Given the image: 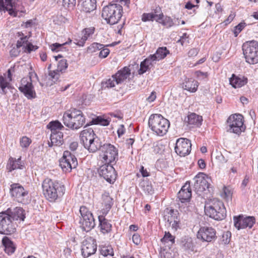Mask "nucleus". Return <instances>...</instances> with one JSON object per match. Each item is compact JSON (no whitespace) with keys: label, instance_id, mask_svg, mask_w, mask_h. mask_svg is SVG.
<instances>
[{"label":"nucleus","instance_id":"1","mask_svg":"<svg viewBox=\"0 0 258 258\" xmlns=\"http://www.w3.org/2000/svg\"><path fill=\"white\" fill-rule=\"evenodd\" d=\"M42 187L43 195L50 202H54L60 198L65 192L63 184L50 178H46L43 180Z\"/></svg>","mask_w":258,"mask_h":258},{"label":"nucleus","instance_id":"2","mask_svg":"<svg viewBox=\"0 0 258 258\" xmlns=\"http://www.w3.org/2000/svg\"><path fill=\"white\" fill-rule=\"evenodd\" d=\"M205 212L207 216L216 220H222L226 216V211L223 202L216 199L206 204Z\"/></svg>","mask_w":258,"mask_h":258},{"label":"nucleus","instance_id":"3","mask_svg":"<svg viewBox=\"0 0 258 258\" xmlns=\"http://www.w3.org/2000/svg\"><path fill=\"white\" fill-rule=\"evenodd\" d=\"M63 122L67 127L77 130L84 124L85 118L81 110L73 109L64 113Z\"/></svg>","mask_w":258,"mask_h":258},{"label":"nucleus","instance_id":"4","mask_svg":"<svg viewBox=\"0 0 258 258\" xmlns=\"http://www.w3.org/2000/svg\"><path fill=\"white\" fill-rule=\"evenodd\" d=\"M122 7L117 4L110 3L103 7L102 17L108 24L114 25L118 23L122 17Z\"/></svg>","mask_w":258,"mask_h":258},{"label":"nucleus","instance_id":"5","mask_svg":"<svg viewBox=\"0 0 258 258\" xmlns=\"http://www.w3.org/2000/svg\"><path fill=\"white\" fill-rule=\"evenodd\" d=\"M148 124L152 131L160 136L165 135L170 126L169 120L159 114H152Z\"/></svg>","mask_w":258,"mask_h":258},{"label":"nucleus","instance_id":"6","mask_svg":"<svg viewBox=\"0 0 258 258\" xmlns=\"http://www.w3.org/2000/svg\"><path fill=\"white\" fill-rule=\"evenodd\" d=\"M243 53L246 61L249 64L258 62V42L255 41H247L242 46Z\"/></svg>","mask_w":258,"mask_h":258},{"label":"nucleus","instance_id":"7","mask_svg":"<svg viewBox=\"0 0 258 258\" xmlns=\"http://www.w3.org/2000/svg\"><path fill=\"white\" fill-rule=\"evenodd\" d=\"M227 131L239 135L244 132L245 128L243 125V117L240 114H235L230 115L227 120Z\"/></svg>","mask_w":258,"mask_h":258},{"label":"nucleus","instance_id":"8","mask_svg":"<svg viewBox=\"0 0 258 258\" xmlns=\"http://www.w3.org/2000/svg\"><path fill=\"white\" fill-rule=\"evenodd\" d=\"M81 217L80 221L81 227L83 231L89 232L96 225L95 219L92 213L85 206L80 209Z\"/></svg>","mask_w":258,"mask_h":258},{"label":"nucleus","instance_id":"9","mask_svg":"<svg viewBox=\"0 0 258 258\" xmlns=\"http://www.w3.org/2000/svg\"><path fill=\"white\" fill-rule=\"evenodd\" d=\"M100 158L104 163H111L118 159V150L110 144H105L100 148Z\"/></svg>","mask_w":258,"mask_h":258},{"label":"nucleus","instance_id":"10","mask_svg":"<svg viewBox=\"0 0 258 258\" xmlns=\"http://www.w3.org/2000/svg\"><path fill=\"white\" fill-rule=\"evenodd\" d=\"M1 214V234L9 235L16 230L17 223L11 218L9 212L4 211Z\"/></svg>","mask_w":258,"mask_h":258},{"label":"nucleus","instance_id":"11","mask_svg":"<svg viewBox=\"0 0 258 258\" xmlns=\"http://www.w3.org/2000/svg\"><path fill=\"white\" fill-rule=\"evenodd\" d=\"M59 166L64 172H70L72 169L77 167L78 161L73 154L69 151H65L59 160Z\"/></svg>","mask_w":258,"mask_h":258},{"label":"nucleus","instance_id":"12","mask_svg":"<svg viewBox=\"0 0 258 258\" xmlns=\"http://www.w3.org/2000/svg\"><path fill=\"white\" fill-rule=\"evenodd\" d=\"M10 194L12 197L19 203L26 204L28 202V192L19 183H14L11 185Z\"/></svg>","mask_w":258,"mask_h":258},{"label":"nucleus","instance_id":"13","mask_svg":"<svg viewBox=\"0 0 258 258\" xmlns=\"http://www.w3.org/2000/svg\"><path fill=\"white\" fill-rule=\"evenodd\" d=\"M190 141L186 138H180L176 141L175 151L181 157L188 155L191 151Z\"/></svg>","mask_w":258,"mask_h":258},{"label":"nucleus","instance_id":"14","mask_svg":"<svg viewBox=\"0 0 258 258\" xmlns=\"http://www.w3.org/2000/svg\"><path fill=\"white\" fill-rule=\"evenodd\" d=\"M99 175L103 177L109 183H113L116 178V174L113 167L110 163H104L98 170Z\"/></svg>","mask_w":258,"mask_h":258},{"label":"nucleus","instance_id":"15","mask_svg":"<svg viewBox=\"0 0 258 258\" xmlns=\"http://www.w3.org/2000/svg\"><path fill=\"white\" fill-rule=\"evenodd\" d=\"M197 238L203 241L212 242L216 238V231L211 227H201L197 233Z\"/></svg>","mask_w":258,"mask_h":258},{"label":"nucleus","instance_id":"16","mask_svg":"<svg viewBox=\"0 0 258 258\" xmlns=\"http://www.w3.org/2000/svg\"><path fill=\"white\" fill-rule=\"evenodd\" d=\"M208 176L203 173H200L194 178V188L197 193H200L209 188L210 184L207 181Z\"/></svg>","mask_w":258,"mask_h":258},{"label":"nucleus","instance_id":"17","mask_svg":"<svg viewBox=\"0 0 258 258\" xmlns=\"http://www.w3.org/2000/svg\"><path fill=\"white\" fill-rule=\"evenodd\" d=\"M97 249L96 241L92 237H89L83 241L82 254L84 257H88L95 253Z\"/></svg>","mask_w":258,"mask_h":258},{"label":"nucleus","instance_id":"18","mask_svg":"<svg viewBox=\"0 0 258 258\" xmlns=\"http://www.w3.org/2000/svg\"><path fill=\"white\" fill-rule=\"evenodd\" d=\"M30 82H27L24 79L21 81V85L19 89L23 92L25 96L28 99H31L35 97V92L33 90V87L31 83V79L29 78Z\"/></svg>","mask_w":258,"mask_h":258},{"label":"nucleus","instance_id":"19","mask_svg":"<svg viewBox=\"0 0 258 258\" xmlns=\"http://www.w3.org/2000/svg\"><path fill=\"white\" fill-rule=\"evenodd\" d=\"M191 197V191L190 187V182L187 181L182 186L178 193V198L181 203L189 202Z\"/></svg>","mask_w":258,"mask_h":258},{"label":"nucleus","instance_id":"20","mask_svg":"<svg viewBox=\"0 0 258 258\" xmlns=\"http://www.w3.org/2000/svg\"><path fill=\"white\" fill-rule=\"evenodd\" d=\"M68 68V63L67 60L65 59H61L58 61L56 70L49 72V76L52 79V80L55 82L57 81L59 78V72H62Z\"/></svg>","mask_w":258,"mask_h":258},{"label":"nucleus","instance_id":"21","mask_svg":"<svg viewBox=\"0 0 258 258\" xmlns=\"http://www.w3.org/2000/svg\"><path fill=\"white\" fill-rule=\"evenodd\" d=\"M96 137L93 130L91 128H87L83 130L80 134L81 143L85 147Z\"/></svg>","mask_w":258,"mask_h":258},{"label":"nucleus","instance_id":"22","mask_svg":"<svg viewBox=\"0 0 258 258\" xmlns=\"http://www.w3.org/2000/svg\"><path fill=\"white\" fill-rule=\"evenodd\" d=\"M180 247L185 251H193L194 244L192 238L188 236H184L178 240Z\"/></svg>","mask_w":258,"mask_h":258},{"label":"nucleus","instance_id":"23","mask_svg":"<svg viewBox=\"0 0 258 258\" xmlns=\"http://www.w3.org/2000/svg\"><path fill=\"white\" fill-rule=\"evenodd\" d=\"M170 216H168L167 222L171 225L172 228L176 230L179 227L180 218L178 211L171 209L169 211Z\"/></svg>","mask_w":258,"mask_h":258},{"label":"nucleus","instance_id":"24","mask_svg":"<svg viewBox=\"0 0 258 258\" xmlns=\"http://www.w3.org/2000/svg\"><path fill=\"white\" fill-rule=\"evenodd\" d=\"M102 204L104 207L102 213L104 216H106L113 205V200L108 192H105L102 195Z\"/></svg>","mask_w":258,"mask_h":258},{"label":"nucleus","instance_id":"25","mask_svg":"<svg viewBox=\"0 0 258 258\" xmlns=\"http://www.w3.org/2000/svg\"><path fill=\"white\" fill-rule=\"evenodd\" d=\"M6 212H9V214L14 222L19 220L24 221L25 218V211L22 208L16 207L13 210L8 209Z\"/></svg>","mask_w":258,"mask_h":258},{"label":"nucleus","instance_id":"26","mask_svg":"<svg viewBox=\"0 0 258 258\" xmlns=\"http://www.w3.org/2000/svg\"><path fill=\"white\" fill-rule=\"evenodd\" d=\"M105 216L103 214L98 216L100 231L104 234L110 233L112 230L111 224L105 218Z\"/></svg>","mask_w":258,"mask_h":258},{"label":"nucleus","instance_id":"27","mask_svg":"<svg viewBox=\"0 0 258 258\" xmlns=\"http://www.w3.org/2000/svg\"><path fill=\"white\" fill-rule=\"evenodd\" d=\"M50 139V142H48L49 147L60 146L63 143V133L61 132L51 133Z\"/></svg>","mask_w":258,"mask_h":258},{"label":"nucleus","instance_id":"28","mask_svg":"<svg viewBox=\"0 0 258 258\" xmlns=\"http://www.w3.org/2000/svg\"><path fill=\"white\" fill-rule=\"evenodd\" d=\"M229 82L233 88H240L247 83V79L243 76L238 77L233 74L229 79Z\"/></svg>","mask_w":258,"mask_h":258},{"label":"nucleus","instance_id":"29","mask_svg":"<svg viewBox=\"0 0 258 258\" xmlns=\"http://www.w3.org/2000/svg\"><path fill=\"white\" fill-rule=\"evenodd\" d=\"M169 53V51L166 47H159L155 54L150 55L149 57L156 63V61L165 58Z\"/></svg>","mask_w":258,"mask_h":258},{"label":"nucleus","instance_id":"30","mask_svg":"<svg viewBox=\"0 0 258 258\" xmlns=\"http://www.w3.org/2000/svg\"><path fill=\"white\" fill-rule=\"evenodd\" d=\"M154 63H155L154 61H153L149 56H148L141 62L140 69L138 70V74L139 75H143L145 73L149 71L151 69V68L154 66Z\"/></svg>","mask_w":258,"mask_h":258},{"label":"nucleus","instance_id":"31","mask_svg":"<svg viewBox=\"0 0 258 258\" xmlns=\"http://www.w3.org/2000/svg\"><path fill=\"white\" fill-rule=\"evenodd\" d=\"M2 244L5 247V251L9 255L14 253L16 250V245L14 242L7 236H5L2 239Z\"/></svg>","mask_w":258,"mask_h":258},{"label":"nucleus","instance_id":"32","mask_svg":"<svg viewBox=\"0 0 258 258\" xmlns=\"http://www.w3.org/2000/svg\"><path fill=\"white\" fill-rule=\"evenodd\" d=\"M81 9L83 12L90 13L96 9V0H81Z\"/></svg>","mask_w":258,"mask_h":258},{"label":"nucleus","instance_id":"33","mask_svg":"<svg viewBox=\"0 0 258 258\" xmlns=\"http://www.w3.org/2000/svg\"><path fill=\"white\" fill-rule=\"evenodd\" d=\"M12 0H0V12L8 11L11 16H16V13L13 9Z\"/></svg>","mask_w":258,"mask_h":258},{"label":"nucleus","instance_id":"34","mask_svg":"<svg viewBox=\"0 0 258 258\" xmlns=\"http://www.w3.org/2000/svg\"><path fill=\"white\" fill-rule=\"evenodd\" d=\"M199 83L192 79H187L183 83L182 88L190 92H195L197 90Z\"/></svg>","mask_w":258,"mask_h":258},{"label":"nucleus","instance_id":"35","mask_svg":"<svg viewBox=\"0 0 258 258\" xmlns=\"http://www.w3.org/2000/svg\"><path fill=\"white\" fill-rule=\"evenodd\" d=\"M23 167V165L22 164L21 157L17 159L10 158L7 165V169L9 171H12L16 169H22Z\"/></svg>","mask_w":258,"mask_h":258},{"label":"nucleus","instance_id":"36","mask_svg":"<svg viewBox=\"0 0 258 258\" xmlns=\"http://www.w3.org/2000/svg\"><path fill=\"white\" fill-rule=\"evenodd\" d=\"M131 75V70L127 67H124L122 70L118 71L114 75L118 79V81L120 84L123 82L125 80L130 77Z\"/></svg>","mask_w":258,"mask_h":258},{"label":"nucleus","instance_id":"37","mask_svg":"<svg viewBox=\"0 0 258 258\" xmlns=\"http://www.w3.org/2000/svg\"><path fill=\"white\" fill-rule=\"evenodd\" d=\"M203 118L195 113H191L187 116V122L189 125L200 126L202 124Z\"/></svg>","mask_w":258,"mask_h":258},{"label":"nucleus","instance_id":"38","mask_svg":"<svg viewBox=\"0 0 258 258\" xmlns=\"http://www.w3.org/2000/svg\"><path fill=\"white\" fill-rule=\"evenodd\" d=\"M102 146L100 145L99 140L96 136L94 139L92 140L87 145L84 147L87 149L90 152L94 153L99 149H100Z\"/></svg>","mask_w":258,"mask_h":258},{"label":"nucleus","instance_id":"39","mask_svg":"<svg viewBox=\"0 0 258 258\" xmlns=\"http://www.w3.org/2000/svg\"><path fill=\"white\" fill-rule=\"evenodd\" d=\"M139 187L147 194H152L153 193V188L152 185L148 180L143 179L139 183Z\"/></svg>","mask_w":258,"mask_h":258},{"label":"nucleus","instance_id":"40","mask_svg":"<svg viewBox=\"0 0 258 258\" xmlns=\"http://www.w3.org/2000/svg\"><path fill=\"white\" fill-rule=\"evenodd\" d=\"M109 123V121L108 120L103 118L100 116H97L95 118H93L92 120L87 124L85 128L92 124H100L103 126H107Z\"/></svg>","mask_w":258,"mask_h":258},{"label":"nucleus","instance_id":"41","mask_svg":"<svg viewBox=\"0 0 258 258\" xmlns=\"http://www.w3.org/2000/svg\"><path fill=\"white\" fill-rule=\"evenodd\" d=\"M158 21L167 28L171 27L174 25L172 19L170 17L166 16L164 18L163 14L158 16Z\"/></svg>","mask_w":258,"mask_h":258},{"label":"nucleus","instance_id":"42","mask_svg":"<svg viewBox=\"0 0 258 258\" xmlns=\"http://www.w3.org/2000/svg\"><path fill=\"white\" fill-rule=\"evenodd\" d=\"M102 84L103 85V87H104V88H110L114 87L116 84H119L120 83L118 81V79L116 78V77L114 76V75L112 76L111 78L106 80L105 81L103 82Z\"/></svg>","mask_w":258,"mask_h":258},{"label":"nucleus","instance_id":"43","mask_svg":"<svg viewBox=\"0 0 258 258\" xmlns=\"http://www.w3.org/2000/svg\"><path fill=\"white\" fill-rule=\"evenodd\" d=\"M233 222L234 226L238 230L245 228L242 215H240L238 216H234Z\"/></svg>","mask_w":258,"mask_h":258},{"label":"nucleus","instance_id":"44","mask_svg":"<svg viewBox=\"0 0 258 258\" xmlns=\"http://www.w3.org/2000/svg\"><path fill=\"white\" fill-rule=\"evenodd\" d=\"M47 127L50 129L51 133H57L59 132L57 130H61L63 128V126L57 120L51 121L47 125Z\"/></svg>","mask_w":258,"mask_h":258},{"label":"nucleus","instance_id":"45","mask_svg":"<svg viewBox=\"0 0 258 258\" xmlns=\"http://www.w3.org/2000/svg\"><path fill=\"white\" fill-rule=\"evenodd\" d=\"M175 236L169 232H165L163 237L161 239V242L164 244L170 243L171 245H172L175 243Z\"/></svg>","mask_w":258,"mask_h":258},{"label":"nucleus","instance_id":"46","mask_svg":"<svg viewBox=\"0 0 258 258\" xmlns=\"http://www.w3.org/2000/svg\"><path fill=\"white\" fill-rule=\"evenodd\" d=\"M101 254L104 256H113L114 251L112 247L110 245L105 246L101 247L100 250Z\"/></svg>","mask_w":258,"mask_h":258},{"label":"nucleus","instance_id":"47","mask_svg":"<svg viewBox=\"0 0 258 258\" xmlns=\"http://www.w3.org/2000/svg\"><path fill=\"white\" fill-rule=\"evenodd\" d=\"M243 219L245 224V228L248 227L249 228H252L253 224L255 222V219L253 216H246L244 217L243 215Z\"/></svg>","mask_w":258,"mask_h":258},{"label":"nucleus","instance_id":"48","mask_svg":"<svg viewBox=\"0 0 258 258\" xmlns=\"http://www.w3.org/2000/svg\"><path fill=\"white\" fill-rule=\"evenodd\" d=\"M10 83L8 82L7 79L3 76H0V87L3 93L6 94L7 91L6 89L9 88Z\"/></svg>","mask_w":258,"mask_h":258},{"label":"nucleus","instance_id":"49","mask_svg":"<svg viewBox=\"0 0 258 258\" xmlns=\"http://www.w3.org/2000/svg\"><path fill=\"white\" fill-rule=\"evenodd\" d=\"M71 41H72L71 40H70L69 42H66L62 44H59L58 43H54L51 44L49 46V47L52 51L57 52V51H59V50L61 49L62 47H63V45H66V44H69V43L71 42Z\"/></svg>","mask_w":258,"mask_h":258},{"label":"nucleus","instance_id":"50","mask_svg":"<svg viewBox=\"0 0 258 258\" xmlns=\"http://www.w3.org/2000/svg\"><path fill=\"white\" fill-rule=\"evenodd\" d=\"M76 0H63V6L69 10H74L76 6Z\"/></svg>","mask_w":258,"mask_h":258},{"label":"nucleus","instance_id":"51","mask_svg":"<svg viewBox=\"0 0 258 258\" xmlns=\"http://www.w3.org/2000/svg\"><path fill=\"white\" fill-rule=\"evenodd\" d=\"M103 47L104 45L103 44L94 42L88 47V51L90 52H93L98 50H101Z\"/></svg>","mask_w":258,"mask_h":258},{"label":"nucleus","instance_id":"52","mask_svg":"<svg viewBox=\"0 0 258 258\" xmlns=\"http://www.w3.org/2000/svg\"><path fill=\"white\" fill-rule=\"evenodd\" d=\"M31 143V140L26 136L20 139V144L22 148H27Z\"/></svg>","mask_w":258,"mask_h":258},{"label":"nucleus","instance_id":"53","mask_svg":"<svg viewBox=\"0 0 258 258\" xmlns=\"http://www.w3.org/2000/svg\"><path fill=\"white\" fill-rule=\"evenodd\" d=\"M156 17H158V15L153 13H144L142 16V20L144 22L153 21V19Z\"/></svg>","mask_w":258,"mask_h":258},{"label":"nucleus","instance_id":"54","mask_svg":"<svg viewBox=\"0 0 258 258\" xmlns=\"http://www.w3.org/2000/svg\"><path fill=\"white\" fill-rule=\"evenodd\" d=\"M231 237V232L229 231L225 232L222 236V241L224 244H227L229 243Z\"/></svg>","mask_w":258,"mask_h":258},{"label":"nucleus","instance_id":"55","mask_svg":"<svg viewBox=\"0 0 258 258\" xmlns=\"http://www.w3.org/2000/svg\"><path fill=\"white\" fill-rule=\"evenodd\" d=\"M29 37L27 36L22 37L18 40L17 42L16 46L18 48H20L22 47L24 43H26L28 41Z\"/></svg>","mask_w":258,"mask_h":258},{"label":"nucleus","instance_id":"56","mask_svg":"<svg viewBox=\"0 0 258 258\" xmlns=\"http://www.w3.org/2000/svg\"><path fill=\"white\" fill-rule=\"evenodd\" d=\"M94 28H86L83 30L82 33L83 34V36H86L87 39L88 37H89L91 35L94 33Z\"/></svg>","mask_w":258,"mask_h":258},{"label":"nucleus","instance_id":"57","mask_svg":"<svg viewBox=\"0 0 258 258\" xmlns=\"http://www.w3.org/2000/svg\"><path fill=\"white\" fill-rule=\"evenodd\" d=\"M38 48V47L37 46L33 45L32 43H28L25 47L26 50H25V51L30 53L32 51H35Z\"/></svg>","mask_w":258,"mask_h":258},{"label":"nucleus","instance_id":"58","mask_svg":"<svg viewBox=\"0 0 258 258\" xmlns=\"http://www.w3.org/2000/svg\"><path fill=\"white\" fill-rule=\"evenodd\" d=\"M110 52V50L108 48H104V47L101 49V51L99 52V56L100 58H105L106 57Z\"/></svg>","mask_w":258,"mask_h":258},{"label":"nucleus","instance_id":"59","mask_svg":"<svg viewBox=\"0 0 258 258\" xmlns=\"http://www.w3.org/2000/svg\"><path fill=\"white\" fill-rule=\"evenodd\" d=\"M133 242L136 245L140 244L141 242L140 236L138 234H134L132 236Z\"/></svg>","mask_w":258,"mask_h":258},{"label":"nucleus","instance_id":"60","mask_svg":"<svg viewBox=\"0 0 258 258\" xmlns=\"http://www.w3.org/2000/svg\"><path fill=\"white\" fill-rule=\"evenodd\" d=\"M245 26V23H239L235 27V34L239 33L244 28Z\"/></svg>","mask_w":258,"mask_h":258},{"label":"nucleus","instance_id":"61","mask_svg":"<svg viewBox=\"0 0 258 258\" xmlns=\"http://www.w3.org/2000/svg\"><path fill=\"white\" fill-rule=\"evenodd\" d=\"M224 194L225 195V197L227 199H231L232 197V193L228 188L226 187H224Z\"/></svg>","mask_w":258,"mask_h":258},{"label":"nucleus","instance_id":"62","mask_svg":"<svg viewBox=\"0 0 258 258\" xmlns=\"http://www.w3.org/2000/svg\"><path fill=\"white\" fill-rule=\"evenodd\" d=\"M199 52V50L197 48H192L189 50L188 55L190 57L196 56Z\"/></svg>","mask_w":258,"mask_h":258},{"label":"nucleus","instance_id":"63","mask_svg":"<svg viewBox=\"0 0 258 258\" xmlns=\"http://www.w3.org/2000/svg\"><path fill=\"white\" fill-rule=\"evenodd\" d=\"M117 132L118 136L119 137H120L122 135H123L125 132V128H124V125L122 124L120 125V127L117 130Z\"/></svg>","mask_w":258,"mask_h":258},{"label":"nucleus","instance_id":"64","mask_svg":"<svg viewBox=\"0 0 258 258\" xmlns=\"http://www.w3.org/2000/svg\"><path fill=\"white\" fill-rule=\"evenodd\" d=\"M78 147V143L77 142H73L71 143L70 145V150L74 152L76 151Z\"/></svg>","mask_w":258,"mask_h":258}]
</instances>
